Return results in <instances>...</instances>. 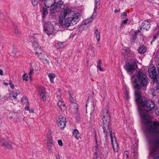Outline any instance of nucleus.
Here are the masks:
<instances>
[{
    "instance_id": "nucleus-29",
    "label": "nucleus",
    "mask_w": 159,
    "mask_h": 159,
    "mask_svg": "<svg viewBox=\"0 0 159 159\" xmlns=\"http://www.w3.org/2000/svg\"><path fill=\"white\" fill-rule=\"evenodd\" d=\"M21 101L23 104H29V101L26 96H24L22 98Z\"/></svg>"
},
{
    "instance_id": "nucleus-48",
    "label": "nucleus",
    "mask_w": 159,
    "mask_h": 159,
    "mask_svg": "<svg viewBox=\"0 0 159 159\" xmlns=\"http://www.w3.org/2000/svg\"><path fill=\"white\" fill-rule=\"evenodd\" d=\"M157 75L158 76V77H159V66H157Z\"/></svg>"
},
{
    "instance_id": "nucleus-43",
    "label": "nucleus",
    "mask_w": 159,
    "mask_h": 159,
    "mask_svg": "<svg viewBox=\"0 0 159 159\" xmlns=\"http://www.w3.org/2000/svg\"><path fill=\"white\" fill-rule=\"evenodd\" d=\"M128 20V19H126L125 20H123L121 24L120 27H122V26L123 24H126L127 23Z\"/></svg>"
},
{
    "instance_id": "nucleus-6",
    "label": "nucleus",
    "mask_w": 159,
    "mask_h": 159,
    "mask_svg": "<svg viewBox=\"0 0 159 159\" xmlns=\"http://www.w3.org/2000/svg\"><path fill=\"white\" fill-rule=\"evenodd\" d=\"M154 146L151 148L150 153L152 155L154 154L157 152V153L154 155V159H159V137L155 139L153 141Z\"/></svg>"
},
{
    "instance_id": "nucleus-23",
    "label": "nucleus",
    "mask_w": 159,
    "mask_h": 159,
    "mask_svg": "<svg viewBox=\"0 0 159 159\" xmlns=\"http://www.w3.org/2000/svg\"><path fill=\"white\" fill-rule=\"evenodd\" d=\"M70 107L71 110H77L78 109V104L74 102H70Z\"/></svg>"
},
{
    "instance_id": "nucleus-28",
    "label": "nucleus",
    "mask_w": 159,
    "mask_h": 159,
    "mask_svg": "<svg viewBox=\"0 0 159 159\" xmlns=\"http://www.w3.org/2000/svg\"><path fill=\"white\" fill-rule=\"evenodd\" d=\"M47 144H52L53 143L52 137L50 134L47 135Z\"/></svg>"
},
{
    "instance_id": "nucleus-12",
    "label": "nucleus",
    "mask_w": 159,
    "mask_h": 159,
    "mask_svg": "<svg viewBox=\"0 0 159 159\" xmlns=\"http://www.w3.org/2000/svg\"><path fill=\"white\" fill-rule=\"evenodd\" d=\"M86 113H88L90 114V115H91L93 112L94 109L93 103L91 102V103L89 104V103L88 102V101H87L86 102Z\"/></svg>"
},
{
    "instance_id": "nucleus-47",
    "label": "nucleus",
    "mask_w": 159,
    "mask_h": 159,
    "mask_svg": "<svg viewBox=\"0 0 159 159\" xmlns=\"http://www.w3.org/2000/svg\"><path fill=\"white\" fill-rule=\"evenodd\" d=\"M58 144L61 146H62L63 145V143L62 141L61 140L59 139L58 140Z\"/></svg>"
},
{
    "instance_id": "nucleus-55",
    "label": "nucleus",
    "mask_w": 159,
    "mask_h": 159,
    "mask_svg": "<svg viewBox=\"0 0 159 159\" xmlns=\"http://www.w3.org/2000/svg\"><path fill=\"white\" fill-rule=\"evenodd\" d=\"M112 146L113 148V149H114V152H117V150L116 149L114 148V145H113H113H112Z\"/></svg>"
},
{
    "instance_id": "nucleus-5",
    "label": "nucleus",
    "mask_w": 159,
    "mask_h": 159,
    "mask_svg": "<svg viewBox=\"0 0 159 159\" xmlns=\"http://www.w3.org/2000/svg\"><path fill=\"white\" fill-rule=\"evenodd\" d=\"M140 104L144 110L147 112L152 111L155 109L154 102L150 100H147L145 98L141 99Z\"/></svg>"
},
{
    "instance_id": "nucleus-42",
    "label": "nucleus",
    "mask_w": 159,
    "mask_h": 159,
    "mask_svg": "<svg viewBox=\"0 0 159 159\" xmlns=\"http://www.w3.org/2000/svg\"><path fill=\"white\" fill-rule=\"evenodd\" d=\"M59 107L61 109L62 111H64L66 110V108L65 105L63 104L62 106L60 107Z\"/></svg>"
},
{
    "instance_id": "nucleus-54",
    "label": "nucleus",
    "mask_w": 159,
    "mask_h": 159,
    "mask_svg": "<svg viewBox=\"0 0 159 159\" xmlns=\"http://www.w3.org/2000/svg\"><path fill=\"white\" fill-rule=\"evenodd\" d=\"M140 32V31L139 30H136V31H135L134 32V34H136V35L137 36V34H138V33Z\"/></svg>"
},
{
    "instance_id": "nucleus-56",
    "label": "nucleus",
    "mask_w": 159,
    "mask_h": 159,
    "mask_svg": "<svg viewBox=\"0 0 159 159\" xmlns=\"http://www.w3.org/2000/svg\"><path fill=\"white\" fill-rule=\"evenodd\" d=\"M4 140V139L1 137L0 136V143L3 142Z\"/></svg>"
},
{
    "instance_id": "nucleus-9",
    "label": "nucleus",
    "mask_w": 159,
    "mask_h": 159,
    "mask_svg": "<svg viewBox=\"0 0 159 159\" xmlns=\"http://www.w3.org/2000/svg\"><path fill=\"white\" fill-rule=\"evenodd\" d=\"M30 41L32 43L33 47L35 51V53L42 52V50L40 49V47L39 45L36 37L35 36L30 38Z\"/></svg>"
},
{
    "instance_id": "nucleus-14",
    "label": "nucleus",
    "mask_w": 159,
    "mask_h": 159,
    "mask_svg": "<svg viewBox=\"0 0 159 159\" xmlns=\"http://www.w3.org/2000/svg\"><path fill=\"white\" fill-rule=\"evenodd\" d=\"M150 24L148 21L144 20L141 24L140 29L142 30L145 29L146 31H147L150 28Z\"/></svg>"
},
{
    "instance_id": "nucleus-51",
    "label": "nucleus",
    "mask_w": 159,
    "mask_h": 159,
    "mask_svg": "<svg viewBox=\"0 0 159 159\" xmlns=\"http://www.w3.org/2000/svg\"><path fill=\"white\" fill-rule=\"evenodd\" d=\"M97 67L100 71H102L103 70L102 68L101 67V65H98Z\"/></svg>"
},
{
    "instance_id": "nucleus-59",
    "label": "nucleus",
    "mask_w": 159,
    "mask_h": 159,
    "mask_svg": "<svg viewBox=\"0 0 159 159\" xmlns=\"http://www.w3.org/2000/svg\"><path fill=\"white\" fill-rule=\"evenodd\" d=\"M76 120H77L78 121H79L80 120V116H77L76 117Z\"/></svg>"
},
{
    "instance_id": "nucleus-60",
    "label": "nucleus",
    "mask_w": 159,
    "mask_h": 159,
    "mask_svg": "<svg viewBox=\"0 0 159 159\" xmlns=\"http://www.w3.org/2000/svg\"><path fill=\"white\" fill-rule=\"evenodd\" d=\"M98 65H101V64H102L101 61V60H99L98 61Z\"/></svg>"
},
{
    "instance_id": "nucleus-18",
    "label": "nucleus",
    "mask_w": 159,
    "mask_h": 159,
    "mask_svg": "<svg viewBox=\"0 0 159 159\" xmlns=\"http://www.w3.org/2000/svg\"><path fill=\"white\" fill-rule=\"evenodd\" d=\"M47 92L45 90L44 88H43L41 89L39 92V94L42 98L43 99V101H44L46 100V95Z\"/></svg>"
},
{
    "instance_id": "nucleus-61",
    "label": "nucleus",
    "mask_w": 159,
    "mask_h": 159,
    "mask_svg": "<svg viewBox=\"0 0 159 159\" xmlns=\"http://www.w3.org/2000/svg\"><path fill=\"white\" fill-rule=\"evenodd\" d=\"M60 95H59V94L57 95V98L58 99H61Z\"/></svg>"
},
{
    "instance_id": "nucleus-30",
    "label": "nucleus",
    "mask_w": 159,
    "mask_h": 159,
    "mask_svg": "<svg viewBox=\"0 0 159 159\" xmlns=\"http://www.w3.org/2000/svg\"><path fill=\"white\" fill-rule=\"evenodd\" d=\"M49 78L50 79L51 82L53 83V79L55 78V75L53 73H49L48 75Z\"/></svg>"
},
{
    "instance_id": "nucleus-34",
    "label": "nucleus",
    "mask_w": 159,
    "mask_h": 159,
    "mask_svg": "<svg viewBox=\"0 0 159 159\" xmlns=\"http://www.w3.org/2000/svg\"><path fill=\"white\" fill-rule=\"evenodd\" d=\"M110 136L111 139V144L113 145V138L115 136V135L114 133L112 134V131H110Z\"/></svg>"
},
{
    "instance_id": "nucleus-24",
    "label": "nucleus",
    "mask_w": 159,
    "mask_h": 159,
    "mask_svg": "<svg viewBox=\"0 0 159 159\" xmlns=\"http://www.w3.org/2000/svg\"><path fill=\"white\" fill-rule=\"evenodd\" d=\"M94 28V34L97 38L98 42H99L100 39V33L96 27H95Z\"/></svg>"
},
{
    "instance_id": "nucleus-11",
    "label": "nucleus",
    "mask_w": 159,
    "mask_h": 159,
    "mask_svg": "<svg viewBox=\"0 0 159 159\" xmlns=\"http://www.w3.org/2000/svg\"><path fill=\"white\" fill-rule=\"evenodd\" d=\"M66 120L65 117L62 116H59L57 121L58 125L60 128L62 129L65 126L66 123Z\"/></svg>"
},
{
    "instance_id": "nucleus-17",
    "label": "nucleus",
    "mask_w": 159,
    "mask_h": 159,
    "mask_svg": "<svg viewBox=\"0 0 159 159\" xmlns=\"http://www.w3.org/2000/svg\"><path fill=\"white\" fill-rule=\"evenodd\" d=\"M2 145L4 147V149H12V143L9 141H6L2 143Z\"/></svg>"
},
{
    "instance_id": "nucleus-22",
    "label": "nucleus",
    "mask_w": 159,
    "mask_h": 159,
    "mask_svg": "<svg viewBox=\"0 0 159 159\" xmlns=\"http://www.w3.org/2000/svg\"><path fill=\"white\" fill-rule=\"evenodd\" d=\"M92 20H86L84 22V24L81 25L79 28V31H81L83 30V29L85 27L86 25H87L88 24L91 23Z\"/></svg>"
},
{
    "instance_id": "nucleus-15",
    "label": "nucleus",
    "mask_w": 159,
    "mask_h": 159,
    "mask_svg": "<svg viewBox=\"0 0 159 159\" xmlns=\"http://www.w3.org/2000/svg\"><path fill=\"white\" fill-rule=\"evenodd\" d=\"M20 94V91L19 90H15L11 93L9 95L8 98L9 99L13 98L14 99H16V96Z\"/></svg>"
},
{
    "instance_id": "nucleus-40",
    "label": "nucleus",
    "mask_w": 159,
    "mask_h": 159,
    "mask_svg": "<svg viewBox=\"0 0 159 159\" xmlns=\"http://www.w3.org/2000/svg\"><path fill=\"white\" fill-rule=\"evenodd\" d=\"M129 152L128 151H124V157L126 158H128L129 157Z\"/></svg>"
},
{
    "instance_id": "nucleus-20",
    "label": "nucleus",
    "mask_w": 159,
    "mask_h": 159,
    "mask_svg": "<svg viewBox=\"0 0 159 159\" xmlns=\"http://www.w3.org/2000/svg\"><path fill=\"white\" fill-rule=\"evenodd\" d=\"M100 0H95V2L94 7V11L93 15L92 16V18H94L96 17L97 15V5Z\"/></svg>"
},
{
    "instance_id": "nucleus-57",
    "label": "nucleus",
    "mask_w": 159,
    "mask_h": 159,
    "mask_svg": "<svg viewBox=\"0 0 159 159\" xmlns=\"http://www.w3.org/2000/svg\"><path fill=\"white\" fill-rule=\"evenodd\" d=\"M0 75H3V71L1 69L0 70Z\"/></svg>"
},
{
    "instance_id": "nucleus-38",
    "label": "nucleus",
    "mask_w": 159,
    "mask_h": 159,
    "mask_svg": "<svg viewBox=\"0 0 159 159\" xmlns=\"http://www.w3.org/2000/svg\"><path fill=\"white\" fill-rule=\"evenodd\" d=\"M47 147L48 148L49 152H52V147L53 146V143L51 144H47Z\"/></svg>"
},
{
    "instance_id": "nucleus-25",
    "label": "nucleus",
    "mask_w": 159,
    "mask_h": 159,
    "mask_svg": "<svg viewBox=\"0 0 159 159\" xmlns=\"http://www.w3.org/2000/svg\"><path fill=\"white\" fill-rule=\"evenodd\" d=\"M38 53H36V54L38 55V56L39 58V59L42 61L44 58H45V57H47V55H45L44 52L42 50V52L40 53L37 52Z\"/></svg>"
},
{
    "instance_id": "nucleus-21",
    "label": "nucleus",
    "mask_w": 159,
    "mask_h": 159,
    "mask_svg": "<svg viewBox=\"0 0 159 159\" xmlns=\"http://www.w3.org/2000/svg\"><path fill=\"white\" fill-rule=\"evenodd\" d=\"M147 48L144 45H140L138 49V52L139 53L143 54L146 51Z\"/></svg>"
},
{
    "instance_id": "nucleus-50",
    "label": "nucleus",
    "mask_w": 159,
    "mask_h": 159,
    "mask_svg": "<svg viewBox=\"0 0 159 159\" xmlns=\"http://www.w3.org/2000/svg\"><path fill=\"white\" fill-rule=\"evenodd\" d=\"M69 99L70 102H72V100H71V97H72V94L70 92L69 93Z\"/></svg>"
},
{
    "instance_id": "nucleus-19",
    "label": "nucleus",
    "mask_w": 159,
    "mask_h": 159,
    "mask_svg": "<svg viewBox=\"0 0 159 159\" xmlns=\"http://www.w3.org/2000/svg\"><path fill=\"white\" fill-rule=\"evenodd\" d=\"M44 4L45 6L46 7L49 8L52 4H53V3L55 2V0H44Z\"/></svg>"
},
{
    "instance_id": "nucleus-31",
    "label": "nucleus",
    "mask_w": 159,
    "mask_h": 159,
    "mask_svg": "<svg viewBox=\"0 0 159 159\" xmlns=\"http://www.w3.org/2000/svg\"><path fill=\"white\" fill-rule=\"evenodd\" d=\"M56 3L57 5L59 6H60L61 7V9H63L64 8L65 6L63 5V2L61 0H59L57 2V3Z\"/></svg>"
},
{
    "instance_id": "nucleus-46",
    "label": "nucleus",
    "mask_w": 159,
    "mask_h": 159,
    "mask_svg": "<svg viewBox=\"0 0 159 159\" xmlns=\"http://www.w3.org/2000/svg\"><path fill=\"white\" fill-rule=\"evenodd\" d=\"M23 78V80H25L27 81L28 80V79H27V78L28 77L27 76H26V74H24L22 76Z\"/></svg>"
},
{
    "instance_id": "nucleus-44",
    "label": "nucleus",
    "mask_w": 159,
    "mask_h": 159,
    "mask_svg": "<svg viewBox=\"0 0 159 159\" xmlns=\"http://www.w3.org/2000/svg\"><path fill=\"white\" fill-rule=\"evenodd\" d=\"M34 73V70L33 69H31L30 70V71L29 72V76H30V78H31V76Z\"/></svg>"
},
{
    "instance_id": "nucleus-41",
    "label": "nucleus",
    "mask_w": 159,
    "mask_h": 159,
    "mask_svg": "<svg viewBox=\"0 0 159 159\" xmlns=\"http://www.w3.org/2000/svg\"><path fill=\"white\" fill-rule=\"evenodd\" d=\"M126 16L127 14L125 12H123L121 14V17L122 19H125L126 18Z\"/></svg>"
},
{
    "instance_id": "nucleus-26",
    "label": "nucleus",
    "mask_w": 159,
    "mask_h": 159,
    "mask_svg": "<svg viewBox=\"0 0 159 159\" xmlns=\"http://www.w3.org/2000/svg\"><path fill=\"white\" fill-rule=\"evenodd\" d=\"M47 8V7H43L42 8V12L43 13V16H42L43 18L45 17L48 13V11Z\"/></svg>"
},
{
    "instance_id": "nucleus-49",
    "label": "nucleus",
    "mask_w": 159,
    "mask_h": 159,
    "mask_svg": "<svg viewBox=\"0 0 159 159\" xmlns=\"http://www.w3.org/2000/svg\"><path fill=\"white\" fill-rule=\"evenodd\" d=\"M63 104V103L61 101L59 100V102L58 103V105L59 107H61V106H62Z\"/></svg>"
},
{
    "instance_id": "nucleus-53",
    "label": "nucleus",
    "mask_w": 159,
    "mask_h": 159,
    "mask_svg": "<svg viewBox=\"0 0 159 159\" xmlns=\"http://www.w3.org/2000/svg\"><path fill=\"white\" fill-rule=\"evenodd\" d=\"M29 104H26V106L25 107V110L26 111L29 110V107L28 106Z\"/></svg>"
},
{
    "instance_id": "nucleus-27",
    "label": "nucleus",
    "mask_w": 159,
    "mask_h": 159,
    "mask_svg": "<svg viewBox=\"0 0 159 159\" xmlns=\"http://www.w3.org/2000/svg\"><path fill=\"white\" fill-rule=\"evenodd\" d=\"M73 135L77 139H78L79 138H80V134L77 129H74L73 130Z\"/></svg>"
},
{
    "instance_id": "nucleus-63",
    "label": "nucleus",
    "mask_w": 159,
    "mask_h": 159,
    "mask_svg": "<svg viewBox=\"0 0 159 159\" xmlns=\"http://www.w3.org/2000/svg\"><path fill=\"white\" fill-rule=\"evenodd\" d=\"M61 89H58V93H59V95H61Z\"/></svg>"
},
{
    "instance_id": "nucleus-16",
    "label": "nucleus",
    "mask_w": 159,
    "mask_h": 159,
    "mask_svg": "<svg viewBox=\"0 0 159 159\" xmlns=\"http://www.w3.org/2000/svg\"><path fill=\"white\" fill-rule=\"evenodd\" d=\"M103 125V132L105 133V137L106 139L107 135V133H110V131H112L110 127V125Z\"/></svg>"
},
{
    "instance_id": "nucleus-35",
    "label": "nucleus",
    "mask_w": 159,
    "mask_h": 159,
    "mask_svg": "<svg viewBox=\"0 0 159 159\" xmlns=\"http://www.w3.org/2000/svg\"><path fill=\"white\" fill-rule=\"evenodd\" d=\"M143 98L144 97H141V96H135V101L136 102H139L140 103L141 99Z\"/></svg>"
},
{
    "instance_id": "nucleus-2",
    "label": "nucleus",
    "mask_w": 159,
    "mask_h": 159,
    "mask_svg": "<svg viewBox=\"0 0 159 159\" xmlns=\"http://www.w3.org/2000/svg\"><path fill=\"white\" fill-rule=\"evenodd\" d=\"M80 17L79 13L75 11H71L68 13L65 11L59 16V23L68 27L71 25H75L79 21Z\"/></svg>"
},
{
    "instance_id": "nucleus-52",
    "label": "nucleus",
    "mask_w": 159,
    "mask_h": 159,
    "mask_svg": "<svg viewBox=\"0 0 159 159\" xmlns=\"http://www.w3.org/2000/svg\"><path fill=\"white\" fill-rule=\"evenodd\" d=\"M9 84L12 89H13L14 88V86L12 83H10Z\"/></svg>"
},
{
    "instance_id": "nucleus-8",
    "label": "nucleus",
    "mask_w": 159,
    "mask_h": 159,
    "mask_svg": "<svg viewBox=\"0 0 159 159\" xmlns=\"http://www.w3.org/2000/svg\"><path fill=\"white\" fill-rule=\"evenodd\" d=\"M131 63H127L124 67L125 70L128 72L135 70L138 68V66L137 65V63L138 62V61L133 60L131 61Z\"/></svg>"
},
{
    "instance_id": "nucleus-1",
    "label": "nucleus",
    "mask_w": 159,
    "mask_h": 159,
    "mask_svg": "<svg viewBox=\"0 0 159 159\" xmlns=\"http://www.w3.org/2000/svg\"><path fill=\"white\" fill-rule=\"evenodd\" d=\"M139 115L142 120L143 123L147 126L146 128V132L149 134L155 136L159 134V122L155 120L151 122L149 120V118L147 113L143 111L142 108L139 107L138 109Z\"/></svg>"
},
{
    "instance_id": "nucleus-32",
    "label": "nucleus",
    "mask_w": 159,
    "mask_h": 159,
    "mask_svg": "<svg viewBox=\"0 0 159 159\" xmlns=\"http://www.w3.org/2000/svg\"><path fill=\"white\" fill-rule=\"evenodd\" d=\"M63 43L59 42L55 44V47L57 49L63 48L64 47Z\"/></svg>"
},
{
    "instance_id": "nucleus-64",
    "label": "nucleus",
    "mask_w": 159,
    "mask_h": 159,
    "mask_svg": "<svg viewBox=\"0 0 159 159\" xmlns=\"http://www.w3.org/2000/svg\"><path fill=\"white\" fill-rule=\"evenodd\" d=\"M56 157L57 159H61L59 155H57Z\"/></svg>"
},
{
    "instance_id": "nucleus-37",
    "label": "nucleus",
    "mask_w": 159,
    "mask_h": 159,
    "mask_svg": "<svg viewBox=\"0 0 159 159\" xmlns=\"http://www.w3.org/2000/svg\"><path fill=\"white\" fill-rule=\"evenodd\" d=\"M49 58L47 56V57H45V58H44L42 60L44 64H49V61H48Z\"/></svg>"
},
{
    "instance_id": "nucleus-45",
    "label": "nucleus",
    "mask_w": 159,
    "mask_h": 159,
    "mask_svg": "<svg viewBox=\"0 0 159 159\" xmlns=\"http://www.w3.org/2000/svg\"><path fill=\"white\" fill-rule=\"evenodd\" d=\"M98 157V152H95L94 154L93 155V159H97Z\"/></svg>"
},
{
    "instance_id": "nucleus-36",
    "label": "nucleus",
    "mask_w": 159,
    "mask_h": 159,
    "mask_svg": "<svg viewBox=\"0 0 159 159\" xmlns=\"http://www.w3.org/2000/svg\"><path fill=\"white\" fill-rule=\"evenodd\" d=\"M15 33L16 34L17 36L19 37L21 34V33L20 31L17 28H15Z\"/></svg>"
},
{
    "instance_id": "nucleus-13",
    "label": "nucleus",
    "mask_w": 159,
    "mask_h": 159,
    "mask_svg": "<svg viewBox=\"0 0 159 159\" xmlns=\"http://www.w3.org/2000/svg\"><path fill=\"white\" fill-rule=\"evenodd\" d=\"M50 7V12L52 14H54L55 13L57 12L61 8V6L57 5L56 3H53Z\"/></svg>"
},
{
    "instance_id": "nucleus-33",
    "label": "nucleus",
    "mask_w": 159,
    "mask_h": 159,
    "mask_svg": "<svg viewBox=\"0 0 159 159\" xmlns=\"http://www.w3.org/2000/svg\"><path fill=\"white\" fill-rule=\"evenodd\" d=\"M137 36L136 34H133L130 37V41L131 42H134L137 39Z\"/></svg>"
},
{
    "instance_id": "nucleus-10",
    "label": "nucleus",
    "mask_w": 159,
    "mask_h": 159,
    "mask_svg": "<svg viewBox=\"0 0 159 159\" xmlns=\"http://www.w3.org/2000/svg\"><path fill=\"white\" fill-rule=\"evenodd\" d=\"M103 117L102 119L103 125H110V117L107 109H105L103 110Z\"/></svg>"
},
{
    "instance_id": "nucleus-4",
    "label": "nucleus",
    "mask_w": 159,
    "mask_h": 159,
    "mask_svg": "<svg viewBox=\"0 0 159 159\" xmlns=\"http://www.w3.org/2000/svg\"><path fill=\"white\" fill-rule=\"evenodd\" d=\"M154 66L149 67L148 68L149 76L152 79L151 84L154 87L151 90L152 95L156 96L159 93V79L157 75V71Z\"/></svg>"
},
{
    "instance_id": "nucleus-62",
    "label": "nucleus",
    "mask_w": 159,
    "mask_h": 159,
    "mask_svg": "<svg viewBox=\"0 0 159 159\" xmlns=\"http://www.w3.org/2000/svg\"><path fill=\"white\" fill-rule=\"evenodd\" d=\"M29 112L30 113H34V110L33 109H31L30 110H29Z\"/></svg>"
},
{
    "instance_id": "nucleus-58",
    "label": "nucleus",
    "mask_w": 159,
    "mask_h": 159,
    "mask_svg": "<svg viewBox=\"0 0 159 159\" xmlns=\"http://www.w3.org/2000/svg\"><path fill=\"white\" fill-rule=\"evenodd\" d=\"M135 96H141L140 94L138 92H137L135 94Z\"/></svg>"
},
{
    "instance_id": "nucleus-7",
    "label": "nucleus",
    "mask_w": 159,
    "mask_h": 159,
    "mask_svg": "<svg viewBox=\"0 0 159 159\" xmlns=\"http://www.w3.org/2000/svg\"><path fill=\"white\" fill-rule=\"evenodd\" d=\"M54 26L49 21H47L45 23L44 27V31L48 35H52L54 31Z\"/></svg>"
},
{
    "instance_id": "nucleus-39",
    "label": "nucleus",
    "mask_w": 159,
    "mask_h": 159,
    "mask_svg": "<svg viewBox=\"0 0 159 159\" xmlns=\"http://www.w3.org/2000/svg\"><path fill=\"white\" fill-rule=\"evenodd\" d=\"M38 3V0H32V3L34 6H35L37 5Z\"/></svg>"
},
{
    "instance_id": "nucleus-3",
    "label": "nucleus",
    "mask_w": 159,
    "mask_h": 159,
    "mask_svg": "<svg viewBox=\"0 0 159 159\" xmlns=\"http://www.w3.org/2000/svg\"><path fill=\"white\" fill-rule=\"evenodd\" d=\"M132 86L134 89L139 90L143 87H146L148 84V78L143 70L139 69L137 74L133 75L131 78Z\"/></svg>"
}]
</instances>
